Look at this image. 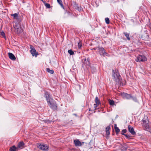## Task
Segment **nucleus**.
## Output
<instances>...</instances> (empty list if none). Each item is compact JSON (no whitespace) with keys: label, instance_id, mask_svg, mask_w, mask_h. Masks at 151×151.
Masks as SVG:
<instances>
[{"label":"nucleus","instance_id":"1","mask_svg":"<svg viewBox=\"0 0 151 151\" xmlns=\"http://www.w3.org/2000/svg\"><path fill=\"white\" fill-rule=\"evenodd\" d=\"M44 96L46 98L47 104L49 107L54 111H57L58 106L56 101L53 99L51 95L48 92L45 91Z\"/></svg>","mask_w":151,"mask_h":151},{"label":"nucleus","instance_id":"2","mask_svg":"<svg viewBox=\"0 0 151 151\" xmlns=\"http://www.w3.org/2000/svg\"><path fill=\"white\" fill-rule=\"evenodd\" d=\"M112 77L114 81L116 82V84H119L121 83L122 78L118 70H116L115 72L113 69L112 70Z\"/></svg>","mask_w":151,"mask_h":151},{"label":"nucleus","instance_id":"3","mask_svg":"<svg viewBox=\"0 0 151 151\" xmlns=\"http://www.w3.org/2000/svg\"><path fill=\"white\" fill-rule=\"evenodd\" d=\"M143 122L142 125L144 129L147 131H149L150 130V127L149 124L148 118L147 116H145L142 120Z\"/></svg>","mask_w":151,"mask_h":151},{"label":"nucleus","instance_id":"4","mask_svg":"<svg viewBox=\"0 0 151 151\" xmlns=\"http://www.w3.org/2000/svg\"><path fill=\"white\" fill-rule=\"evenodd\" d=\"M37 147L40 150L44 151H48L49 147L45 144H39L37 145Z\"/></svg>","mask_w":151,"mask_h":151},{"label":"nucleus","instance_id":"5","mask_svg":"<svg viewBox=\"0 0 151 151\" xmlns=\"http://www.w3.org/2000/svg\"><path fill=\"white\" fill-rule=\"evenodd\" d=\"M147 60L146 57L143 55H139L137 57V59H136V61L137 62H143Z\"/></svg>","mask_w":151,"mask_h":151},{"label":"nucleus","instance_id":"6","mask_svg":"<svg viewBox=\"0 0 151 151\" xmlns=\"http://www.w3.org/2000/svg\"><path fill=\"white\" fill-rule=\"evenodd\" d=\"M31 49L30 52L33 56H35L36 57L38 55V52H36V50L34 47L32 45L30 46Z\"/></svg>","mask_w":151,"mask_h":151},{"label":"nucleus","instance_id":"7","mask_svg":"<svg viewBox=\"0 0 151 151\" xmlns=\"http://www.w3.org/2000/svg\"><path fill=\"white\" fill-rule=\"evenodd\" d=\"M82 62L83 65H85L87 67L88 66L89 67L90 66V62L89 61V58H85L82 60Z\"/></svg>","mask_w":151,"mask_h":151},{"label":"nucleus","instance_id":"8","mask_svg":"<svg viewBox=\"0 0 151 151\" xmlns=\"http://www.w3.org/2000/svg\"><path fill=\"white\" fill-rule=\"evenodd\" d=\"M98 50L101 55L104 56L106 54H107V53L105 52L104 49L102 47H99Z\"/></svg>","mask_w":151,"mask_h":151},{"label":"nucleus","instance_id":"9","mask_svg":"<svg viewBox=\"0 0 151 151\" xmlns=\"http://www.w3.org/2000/svg\"><path fill=\"white\" fill-rule=\"evenodd\" d=\"M12 16L13 17V18L14 19H16L17 20L19 21V22H21V19L20 17L19 16L18 13H15L14 14H11Z\"/></svg>","mask_w":151,"mask_h":151},{"label":"nucleus","instance_id":"10","mask_svg":"<svg viewBox=\"0 0 151 151\" xmlns=\"http://www.w3.org/2000/svg\"><path fill=\"white\" fill-rule=\"evenodd\" d=\"M128 129L129 132L132 135H134L136 134V132L134 131L133 128L130 125H128Z\"/></svg>","mask_w":151,"mask_h":151},{"label":"nucleus","instance_id":"11","mask_svg":"<svg viewBox=\"0 0 151 151\" xmlns=\"http://www.w3.org/2000/svg\"><path fill=\"white\" fill-rule=\"evenodd\" d=\"M73 142L75 145L76 147H80L82 145L81 142L78 139H75Z\"/></svg>","mask_w":151,"mask_h":151},{"label":"nucleus","instance_id":"12","mask_svg":"<svg viewBox=\"0 0 151 151\" xmlns=\"http://www.w3.org/2000/svg\"><path fill=\"white\" fill-rule=\"evenodd\" d=\"M122 94L124 97L128 99H130L132 97V96L130 94L126 93L123 92Z\"/></svg>","mask_w":151,"mask_h":151},{"label":"nucleus","instance_id":"13","mask_svg":"<svg viewBox=\"0 0 151 151\" xmlns=\"http://www.w3.org/2000/svg\"><path fill=\"white\" fill-rule=\"evenodd\" d=\"M8 54L9 57L10 59L12 60H15L16 59L15 56L12 53L9 52Z\"/></svg>","mask_w":151,"mask_h":151},{"label":"nucleus","instance_id":"14","mask_svg":"<svg viewBox=\"0 0 151 151\" xmlns=\"http://www.w3.org/2000/svg\"><path fill=\"white\" fill-rule=\"evenodd\" d=\"M24 144L23 142H21L18 144L17 148L20 149H22L24 147Z\"/></svg>","mask_w":151,"mask_h":151},{"label":"nucleus","instance_id":"15","mask_svg":"<svg viewBox=\"0 0 151 151\" xmlns=\"http://www.w3.org/2000/svg\"><path fill=\"white\" fill-rule=\"evenodd\" d=\"M21 22H19V21L17 20V21H15L14 22V27L15 29H16V28L17 27H19V23Z\"/></svg>","mask_w":151,"mask_h":151},{"label":"nucleus","instance_id":"16","mask_svg":"<svg viewBox=\"0 0 151 151\" xmlns=\"http://www.w3.org/2000/svg\"><path fill=\"white\" fill-rule=\"evenodd\" d=\"M110 125L108 126L106 128V134L107 135H109L110 134V132L109 131V130L110 128Z\"/></svg>","mask_w":151,"mask_h":151},{"label":"nucleus","instance_id":"17","mask_svg":"<svg viewBox=\"0 0 151 151\" xmlns=\"http://www.w3.org/2000/svg\"><path fill=\"white\" fill-rule=\"evenodd\" d=\"M142 37L143 38V40H146L149 39V37L148 34L147 33H145V34L142 35Z\"/></svg>","mask_w":151,"mask_h":151},{"label":"nucleus","instance_id":"18","mask_svg":"<svg viewBox=\"0 0 151 151\" xmlns=\"http://www.w3.org/2000/svg\"><path fill=\"white\" fill-rule=\"evenodd\" d=\"M114 127L116 132V134H117L120 132V129H119L118 127H116V124H114Z\"/></svg>","mask_w":151,"mask_h":151},{"label":"nucleus","instance_id":"19","mask_svg":"<svg viewBox=\"0 0 151 151\" xmlns=\"http://www.w3.org/2000/svg\"><path fill=\"white\" fill-rule=\"evenodd\" d=\"M95 102L96 104L98 105H99L101 104L100 100L98 99V98L97 96L96 97L95 100Z\"/></svg>","mask_w":151,"mask_h":151},{"label":"nucleus","instance_id":"20","mask_svg":"<svg viewBox=\"0 0 151 151\" xmlns=\"http://www.w3.org/2000/svg\"><path fill=\"white\" fill-rule=\"evenodd\" d=\"M16 32L17 34H19L22 32V29L21 28L17 27L15 29Z\"/></svg>","mask_w":151,"mask_h":151},{"label":"nucleus","instance_id":"21","mask_svg":"<svg viewBox=\"0 0 151 151\" xmlns=\"http://www.w3.org/2000/svg\"><path fill=\"white\" fill-rule=\"evenodd\" d=\"M17 149V147H16L14 145L10 147L9 150L10 151H16Z\"/></svg>","mask_w":151,"mask_h":151},{"label":"nucleus","instance_id":"22","mask_svg":"<svg viewBox=\"0 0 151 151\" xmlns=\"http://www.w3.org/2000/svg\"><path fill=\"white\" fill-rule=\"evenodd\" d=\"M123 33L124 35L126 37H127V39L129 40H130V38L129 36V34L125 32H124Z\"/></svg>","mask_w":151,"mask_h":151},{"label":"nucleus","instance_id":"23","mask_svg":"<svg viewBox=\"0 0 151 151\" xmlns=\"http://www.w3.org/2000/svg\"><path fill=\"white\" fill-rule=\"evenodd\" d=\"M91 71L93 73H94L96 72V70L95 67L93 66L91 67Z\"/></svg>","mask_w":151,"mask_h":151},{"label":"nucleus","instance_id":"24","mask_svg":"<svg viewBox=\"0 0 151 151\" xmlns=\"http://www.w3.org/2000/svg\"><path fill=\"white\" fill-rule=\"evenodd\" d=\"M57 1L60 6L63 8L64 9V6L63 4L62 1L61 0H57Z\"/></svg>","mask_w":151,"mask_h":151},{"label":"nucleus","instance_id":"25","mask_svg":"<svg viewBox=\"0 0 151 151\" xmlns=\"http://www.w3.org/2000/svg\"><path fill=\"white\" fill-rule=\"evenodd\" d=\"M46 71L51 74H53L54 73V71L53 70H50L49 68H47Z\"/></svg>","mask_w":151,"mask_h":151},{"label":"nucleus","instance_id":"26","mask_svg":"<svg viewBox=\"0 0 151 151\" xmlns=\"http://www.w3.org/2000/svg\"><path fill=\"white\" fill-rule=\"evenodd\" d=\"M109 104L110 105L113 106L114 105V101L113 100H111L110 99L108 100Z\"/></svg>","mask_w":151,"mask_h":151},{"label":"nucleus","instance_id":"27","mask_svg":"<svg viewBox=\"0 0 151 151\" xmlns=\"http://www.w3.org/2000/svg\"><path fill=\"white\" fill-rule=\"evenodd\" d=\"M128 148V146L126 145L124 146H122L121 147V150L124 151L126 150Z\"/></svg>","mask_w":151,"mask_h":151},{"label":"nucleus","instance_id":"28","mask_svg":"<svg viewBox=\"0 0 151 151\" xmlns=\"http://www.w3.org/2000/svg\"><path fill=\"white\" fill-rule=\"evenodd\" d=\"M82 46V43L81 41L78 43V49H80Z\"/></svg>","mask_w":151,"mask_h":151},{"label":"nucleus","instance_id":"29","mask_svg":"<svg viewBox=\"0 0 151 151\" xmlns=\"http://www.w3.org/2000/svg\"><path fill=\"white\" fill-rule=\"evenodd\" d=\"M68 52L70 55H74V52L71 49L68 50Z\"/></svg>","mask_w":151,"mask_h":151},{"label":"nucleus","instance_id":"30","mask_svg":"<svg viewBox=\"0 0 151 151\" xmlns=\"http://www.w3.org/2000/svg\"><path fill=\"white\" fill-rule=\"evenodd\" d=\"M127 131L126 129H123L122 130V132L121 134L122 135H124L125 134H124V133H126V132Z\"/></svg>","mask_w":151,"mask_h":151},{"label":"nucleus","instance_id":"31","mask_svg":"<svg viewBox=\"0 0 151 151\" xmlns=\"http://www.w3.org/2000/svg\"><path fill=\"white\" fill-rule=\"evenodd\" d=\"M77 9L80 12L83 11V8L81 6H78V7H77Z\"/></svg>","mask_w":151,"mask_h":151},{"label":"nucleus","instance_id":"32","mask_svg":"<svg viewBox=\"0 0 151 151\" xmlns=\"http://www.w3.org/2000/svg\"><path fill=\"white\" fill-rule=\"evenodd\" d=\"M131 98H132V100H133L135 102H138L137 100V98L136 97L132 96V97Z\"/></svg>","mask_w":151,"mask_h":151},{"label":"nucleus","instance_id":"33","mask_svg":"<svg viewBox=\"0 0 151 151\" xmlns=\"http://www.w3.org/2000/svg\"><path fill=\"white\" fill-rule=\"evenodd\" d=\"M106 23L107 24H109V20L108 18H106L105 19Z\"/></svg>","mask_w":151,"mask_h":151},{"label":"nucleus","instance_id":"34","mask_svg":"<svg viewBox=\"0 0 151 151\" xmlns=\"http://www.w3.org/2000/svg\"><path fill=\"white\" fill-rule=\"evenodd\" d=\"M45 5L47 8H49L50 7V4L48 3H45Z\"/></svg>","mask_w":151,"mask_h":151},{"label":"nucleus","instance_id":"35","mask_svg":"<svg viewBox=\"0 0 151 151\" xmlns=\"http://www.w3.org/2000/svg\"><path fill=\"white\" fill-rule=\"evenodd\" d=\"M124 136L128 139H130V137L131 136L130 135H129L127 134H126L125 135H124Z\"/></svg>","mask_w":151,"mask_h":151},{"label":"nucleus","instance_id":"36","mask_svg":"<svg viewBox=\"0 0 151 151\" xmlns=\"http://www.w3.org/2000/svg\"><path fill=\"white\" fill-rule=\"evenodd\" d=\"M1 35L3 37H5V33L3 31L1 32Z\"/></svg>","mask_w":151,"mask_h":151},{"label":"nucleus","instance_id":"37","mask_svg":"<svg viewBox=\"0 0 151 151\" xmlns=\"http://www.w3.org/2000/svg\"><path fill=\"white\" fill-rule=\"evenodd\" d=\"M93 105H94V110H96L97 109V106L99 105H97V104H94Z\"/></svg>","mask_w":151,"mask_h":151},{"label":"nucleus","instance_id":"38","mask_svg":"<svg viewBox=\"0 0 151 151\" xmlns=\"http://www.w3.org/2000/svg\"><path fill=\"white\" fill-rule=\"evenodd\" d=\"M75 9H77V7H78L77 4H76V3H75V5L73 6Z\"/></svg>","mask_w":151,"mask_h":151},{"label":"nucleus","instance_id":"39","mask_svg":"<svg viewBox=\"0 0 151 151\" xmlns=\"http://www.w3.org/2000/svg\"><path fill=\"white\" fill-rule=\"evenodd\" d=\"M99 47H96L93 48V49L95 50H98Z\"/></svg>","mask_w":151,"mask_h":151},{"label":"nucleus","instance_id":"40","mask_svg":"<svg viewBox=\"0 0 151 151\" xmlns=\"http://www.w3.org/2000/svg\"><path fill=\"white\" fill-rule=\"evenodd\" d=\"M41 1H42L43 2V3L45 4V3H45V2H46L45 1H44V0H41Z\"/></svg>","mask_w":151,"mask_h":151},{"label":"nucleus","instance_id":"41","mask_svg":"<svg viewBox=\"0 0 151 151\" xmlns=\"http://www.w3.org/2000/svg\"><path fill=\"white\" fill-rule=\"evenodd\" d=\"M81 143H82V145H83L84 144V142H81Z\"/></svg>","mask_w":151,"mask_h":151},{"label":"nucleus","instance_id":"42","mask_svg":"<svg viewBox=\"0 0 151 151\" xmlns=\"http://www.w3.org/2000/svg\"><path fill=\"white\" fill-rule=\"evenodd\" d=\"M91 109H90V108L89 109V111H91Z\"/></svg>","mask_w":151,"mask_h":151},{"label":"nucleus","instance_id":"43","mask_svg":"<svg viewBox=\"0 0 151 151\" xmlns=\"http://www.w3.org/2000/svg\"><path fill=\"white\" fill-rule=\"evenodd\" d=\"M118 144H119L121 146H122V145L120 143H119Z\"/></svg>","mask_w":151,"mask_h":151},{"label":"nucleus","instance_id":"44","mask_svg":"<svg viewBox=\"0 0 151 151\" xmlns=\"http://www.w3.org/2000/svg\"><path fill=\"white\" fill-rule=\"evenodd\" d=\"M45 121H47V120H45Z\"/></svg>","mask_w":151,"mask_h":151}]
</instances>
